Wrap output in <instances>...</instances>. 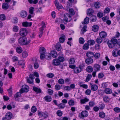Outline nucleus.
Instances as JSON below:
<instances>
[{"mask_svg": "<svg viewBox=\"0 0 120 120\" xmlns=\"http://www.w3.org/2000/svg\"><path fill=\"white\" fill-rule=\"evenodd\" d=\"M60 63L58 58L54 59L53 60V64L55 65H59L60 64Z\"/></svg>", "mask_w": 120, "mask_h": 120, "instance_id": "nucleus-16", "label": "nucleus"}, {"mask_svg": "<svg viewBox=\"0 0 120 120\" xmlns=\"http://www.w3.org/2000/svg\"><path fill=\"white\" fill-rule=\"evenodd\" d=\"M105 92L107 94H111L112 93V90L108 88H107L105 89Z\"/></svg>", "mask_w": 120, "mask_h": 120, "instance_id": "nucleus-25", "label": "nucleus"}, {"mask_svg": "<svg viewBox=\"0 0 120 120\" xmlns=\"http://www.w3.org/2000/svg\"><path fill=\"white\" fill-rule=\"evenodd\" d=\"M51 54L52 56L54 58L56 57L57 56V52L56 51L54 50L52 51H51Z\"/></svg>", "mask_w": 120, "mask_h": 120, "instance_id": "nucleus-23", "label": "nucleus"}, {"mask_svg": "<svg viewBox=\"0 0 120 120\" xmlns=\"http://www.w3.org/2000/svg\"><path fill=\"white\" fill-rule=\"evenodd\" d=\"M22 55L23 58H26L28 56V53L24 51L22 52Z\"/></svg>", "mask_w": 120, "mask_h": 120, "instance_id": "nucleus-52", "label": "nucleus"}, {"mask_svg": "<svg viewBox=\"0 0 120 120\" xmlns=\"http://www.w3.org/2000/svg\"><path fill=\"white\" fill-rule=\"evenodd\" d=\"M88 112L86 111H83L81 113L79 114V116L81 118H83L84 117H87L88 115Z\"/></svg>", "mask_w": 120, "mask_h": 120, "instance_id": "nucleus-9", "label": "nucleus"}, {"mask_svg": "<svg viewBox=\"0 0 120 120\" xmlns=\"http://www.w3.org/2000/svg\"><path fill=\"white\" fill-rule=\"evenodd\" d=\"M5 116L7 118V120H9L11 118L12 116V113L11 112H8L6 113Z\"/></svg>", "mask_w": 120, "mask_h": 120, "instance_id": "nucleus-20", "label": "nucleus"}, {"mask_svg": "<svg viewBox=\"0 0 120 120\" xmlns=\"http://www.w3.org/2000/svg\"><path fill=\"white\" fill-rule=\"evenodd\" d=\"M65 38V35H62L59 38V41L61 43H63L64 41Z\"/></svg>", "mask_w": 120, "mask_h": 120, "instance_id": "nucleus-27", "label": "nucleus"}, {"mask_svg": "<svg viewBox=\"0 0 120 120\" xmlns=\"http://www.w3.org/2000/svg\"><path fill=\"white\" fill-rule=\"evenodd\" d=\"M104 101L105 102H107L109 101V99L107 96H105L103 98Z\"/></svg>", "mask_w": 120, "mask_h": 120, "instance_id": "nucleus-40", "label": "nucleus"}, {"mask_svg": "<svg viewBox=\"0 0 120 120\" xmlns=\"http://www.w3.org/2000/svg\"><path fill=\"white\" fill-rule=\"evenodd\" d=\"M89 101V99L85 98L84 99H81L80 100V103L81 104H85L86 102H87Z\"/></svg>", "mask_w": 120, "mask_h": 120, "instance_id": "nucleus-32", "label": "nucleus"}, {"mask_svg": "<svg viewBox=\"0 0 120 120\" xmlns=\"http://www.w3.org/2000/svg\"><path fill=\"white\" fill-rule=\"evenodd\" d=\"M92 77V76L91 75L88 74L86 77V82H88L91 79Z\"/></svg>", "mask_w": 120, "mask_h": 120, "instance_id": "nucleus-51", "label": "nucleus"}, {"mask_svg": "<svg viewBox=\"0 0 120 120\" xmlns=\"http://www.w3.org/2000/svg\"><path fill=\"white\" fill-rule=\"evenodd\" d=\"M94 56L96 59H98L100 56V54L99 53H96L94 55Z\"/></svg>", "mask_w": 120, "mask_h": 120, "instance_id": "nucleus-63", "label": "nucleus"}, {"mask_svg": "<svg viewBox=\"0 0 120 120\" xmlns=\"http://www.w3.org/2000/svg\"><path fill=\"white\" fill-rule=\"evenodd\" d=\"M55 5L58 10H59V9H62L63 8L62 5L61 4H59L57 0H55Z\"/></svg>", "mask_w": 120, "mask_h": 120, "instance_id": "nucleus-10", "label": "nucleus"}, {"mask_svg": "<svg viewBox=\"0 0 120 120\" xmlns=\"http://www.w3.org/2000/svg\"><path fill=\"white\" fill-rule=\"evenodd\" d=\"M117 50L116 49H114L113 50L112 52V55L114 56L115 57L117 56L116 54Z\"/></svg>", "mask_w": 120, "mask_h": 120, "instance_id": "nucleus-64", "label": "nucleus"}, {"mask_svg": "<svg viewBox=\"0 0 120 120\" xmlns=\"http://www.w3.org/2000/svg\"><path fill=\"white\" fill-rule=\"evenodd\" d=\"M46 50L43 47H40L39 49V52L40 54H45Z\"/></svg>", "mask_w": 120, "mask_h": 120, "instance_id": "nucleus-17", "label": "nucleus"}, {"mask_svg": "<svg viewBox=\"0 0 120 120\" xmlns=\"http://www.w3.org/2000/svg\"><path fill=\"white\" fill-rule=\"evenodd\" d=\"M99 117L101 118H104L105 116V113L103 112H101L99 113Z\"/></svg>", "mask_w": 120, "mask_h": 120, "instance_id": "nucleus-47", "label": "nucleus"}, {"mask_svg": "<svg viewBox=\"0 0 120 120\" xmlns=\"http://www.w3.org/2000/svg\"><path fill=\"white\" fill-rule=\"evenodd\" d=\"M58 82L59 84H63L64 82V80L62 79H60L58 80Z\"/></svg>", "mask_w": 120, "mask_h": 120, "instance_id": "nucleus-53", "label": "nucleus"}, {"mask_svg": "<svg viewBox=\"0 0 120 120\" xmlns=\"http://www.w3.org/2000/svg\"><path fill=\"white\" fill-rule=\"evenodd\" d=\"M34 8L33 7H31L29 8V11L30 13L33 14V13Z\"/></svg>", "mask_w": 120, "mask_h": 120, "instance_id": "nucleus-58", "label": "nucleus"}, {"mask_svg": "<svg viewBox=\"0 0 120 120\" xmlns=\"http://www.w3.org/2000/svg\"><path fill=\"white\" fill-rule=\"evenodd\" d=\"M89 106L91 107L94 106L95 105V103L93 101H90L89 103Z\"/></svg>", "mask_w": 120, "mask_h": 120, "instance_id": "nucleus-57", "label": "nucleus"}, {"mask_svg": "<svg viewBox=\"0 0 120 120\" xmlns=\"http://www.w3.org/2000/svg\"><path fill=\"white\" fill-rule=\"evenodd\" d=\"M111 41L114 45L117 43V41L116 38H112Z\"/></svg>", "mask_w": 120, "mask_h": 120, "instance_id": "nucleus-49", "label": "nucleus"}, {"mask_svg": "<svg viewBox=\"0 0 120 120\" xmlns=\"http://www.w3.org/2000/svg\"><path fill=\"white\" fill-rule=\"evenodd\" d=\"M30 37L32 38H35V34L34 32L33 31L31 32L29 34Z\"/></svg>", "mask_w": 120, "mask_h": 120, "instance_id": "nucleus-45", "label": "nucleus"}, {"mask_svg": "<svg viewBox=\"0 0 120 120\" xmlns=\"http://www.w3.org/2000/svg\"><path fill=\"white\" fill-rule=\"evenodd\" d=\"M67 9H69V13L71 15H73L75 14L74 11L72 9H69L67 7Z\"/></svg>", "mask_w": 120, "mask_h": 120, "instance_id": "nucleus-38", "label": "nucleus"}, {"mask_svg": "<svg viewBox=\"0 0 120 120\" xmlns=\"http://www.w3.org/2000/svg\"><path fill=\"white\" fill-rule=\"evenodd\" d=\"M89 19L88 18L86 17L84 19L83 22H82V24H86L89 23Z\"/></svg>", "mask_w": 120, "mask_h": 120, "instance_id": "nucleus-39", "label": "nucleus"}, {"mask_svg": "<svg viewBox=\"0 0 120 120\" xmlns=\"http://www.w3.org/2000/svg\"><path fill=\"white\" fill-rule=\"evenodd\" d=\"M22 25L23 26L26 27L31 26L32 25V23L31 22H23Z\"/></svg>", "mask_w": 120, "mask_h": 120, "instance_id": "nucleus-19", "label": "nucleus"}, {"mask_svg": "<svg viewBox=\"0 0 120 120\" xmlns=\"http://www.w3.org/2000/svg\"><path fill=\"white\" fill-rule=\"evenodd\" d=\"M93 62V59L90 58L86 59L85 60V62L88 65L91 64Z\"/></svg>", "mask_w": 120, "mask_h": 120, "instance_id": "nucleus-12", "label": "nucleus"}, {"mask_svg": "<svg viewBox=\"0 0 120 120\" xmlns=\"http://www.w3.org/2000/svg\"><path fill=\"white\" fill-rule=\"evenodd\" d=\"M46 76L49 78H52L54 76V75L52 73H50L47 74L46 75Z\"/></svg>", "mask_w": 120, "mask_h": 120, "instance_id": "nucleus-56", "label": "nucleus"}, {"mask_svg": "<svg viewBox=\"0 0 120 120\" xmlns=\"http://www.w3.org/2000/svg\"><path fill=\"white\" fill-rule=\"evenodd\" d=\"M29 90L28 86L26 85H23L22 88L20 90V92L21 93H22L24 92H27Z\"/></svg>", "mask_w": 120, "mask_h": 120, "instance_id": "nucleus-8", "label": "nucleus"}, {"mask_svg": "<svg viewBox=\"0 0 120 120\" xmlns=\"http://www.w3.org/2000/svg\"><path fill=\"white\" fill-rule=\"evenodd\" d=\"M99 35L102 38H105L106 37L107 35L106 33L104 31H102L99 33Z\"/></svg>", "mask_w": 120, "mask_h": 120, "instance_id": "nucleus-21", "label": "nucleus"}, {"mask_svg": "<svg viewBox=\"0 0 120 120\" xmlns=\"http://www.w3.org/2000/svg\"><path fill=\"white\" fill-rule=\"evenodd\" d=\"M29 77L26 78L27 82L29 84H33L34 82V79L35 78L34 75L32 74H31L29 76Z\"/></svg>", "mask_w": 120, "mask_h": 120, "instance_id": "nucleus-3", "label": "nucleus"}, {"mask_svg": "<svg viewBox=\"0 0 120 120\" xmlns=\"http://www.w3.org/2000/svg\"><path fill=\"white\" fill-rule=\"evenodd\" d=\"M87 14L90 15H92L94 12L93 10L91 8L88 9L87 10Z\"/></svg>", "mask_w": 120, "mask_h": 120, "instance_id": "nucleus-33", "label": "nucleus"}, {"mask_svg": "<svg viewBox=\"0 0 120 120\" xmlns=\"http://www.w3.org/2000/svg\"><path fill=\"white\" fill-rule=\"evenodd\" d=\"M87 43L89 45H93L94 44L95 41L93 40H90L87 41Z\"/></svg>", "mask_w": 120, "mask_h": 120, "instance_id": "nucleus-37", "label": "nucleus"}, {"mask_svg": "<svg viewBox=\"0 0 120 120\" xmlns=\"http://www.w3.org/2000/svg\"><path fill=\"white\" fill-rule=\"evenodd\" d=\"M5 19V15L3 14L0 15V19L1 20H4Z\"/></svg>", "mask_w": 120, "mask_h": 120, "instance_id": "nucleus-61", "label": "nucleus"}, {"mask_svg": "<svg viewBox=\"0 0 120 120\" xmlns=\"http://www.w3.org/2000/svg\"><path fill=\"white\" fill-rule=\"evenodd\" d=\"M85 67L84 65L83 64L80 65L78 67L75 68L74 70V72L76 73H78L81 72L83 68Z\"/></svg>", "mask_w": 120, "mask_h": 120, "instance_id": "nucleus-4", "label": "nucleus"}, {"mask_svg": "<svg viewBox=\"0 0 120 120\" xmlns=\"http://www.w3.org/2000/svg\"><path fill=\"white\" fill-rule=\"evenodd\" d=\"M100 6V4L98 2H96L94 4V6L95 8H99Z\"/></svg>", "mask_w": 120, "mask_h": 120, "instance_id": "nucleus-43", "label": "nucleus"}, {"mask_svg": "<svg viewBox=\"0 0 120 120\" xmlns=\"http://www.w3.org/2000/svg\"><path fill=\"white\" fill-rule=\"evenodd\" d=\"M37 109L36 107L34 106H33L32 107L31 110L32 112L33 113L37 111Z\"/></svg>", "mask_w": 120, "mask_h": 120, "instance_id": "nucleus-55", "label": "nucleus"}, {"mask_svg": "<svg viewBox=\"0 0 120 120\" xmlns=\"http://www.w3.org/2000/svg\"><path fill=\"white\" fill-rule=\"evenodd\" d=\"M108 44L110 48H112L114 46V44L112 43L111 41H108Z\"/></svg>", "mask_w": 120, "mask_h": 120, "instance_id": "nucleus-44", "label": "nucleus"}, {"mask_svg": "<svg viewBox=\"0 0 120 120\" xmlns=\"http://www.w3.org/2000/svg\"><path fill=\"white\" fill-rule=\"evenodd\" d=\"M16 52L18 53H21L22 51V48L20 46L17 47L16 48Z\"/></svg>", "mask_w": 120, "mask_h": 120, "instance_id": "nucleus-28", "label": "nucleus"}, {"mask_svg": "<svg viewBox=\"0 0 120 120\" xmlns=\"http://www.w3.org/2000/svg\"><path fill=\"white\" fill-rule=\"evenodd\" d=\"M38 115L40 117H43L44 119L46 118L48 116V114L46 112H43L38 111Z\"/></svg>", "mask_w": 120, "mask_h": 120, "instance_id": "nucleus-5", "label": "nucleus"}, {"mask_svg": "<svg viewBox=\"0 0 120 120\" xmlns=\"http://www.w3.org/2000/svg\"><path fill=\"white\" fill-rule=\"evenodd\" d=\"M30 40L25 37H22L19 38L18 39V42L19 44L22 45H27L29 44Z\"/></svg>", "mask_w": 120, "mask_h": 120, "instance_id": "nucleus-1", "label": "nucleus"}, {"mask_svg": "<svg viewBox=\"0 0 120 120\" xmlns=\"http://www.w3.org/2000/svg\"><path fill=\"white\" fill-rule=\"evenodd\" d=\"M25 62L23 60L20 61L18 62V64L19 65L22 66V68H23L25 65Z\"/></svg>", "mask_w": 120, "mask_h": 120, "instance_id": "nucleus-36", "label": "nucleus"}, {"mask_svg": "<svg viewBox=\"0 0 120 120\" xmlns=\"http://www.w3.org/2000/svg\"><path fill=\"white\" fill-rule=\"evenodd\" d=\"M41 27L40 29V32H39V37L40 38L42 36L43 31L44 30V28L46 27L45 24L44 22H42L41 24Z\"/></svg>", "mask_w": 120, "mask_h": 120, "instance_id": "nucleus-6", "label": "nucleus"}, {"mask_svg": "<svg viewBox=\"0 0 120 120\" xmlns=\"http://www.w3.org/2000/svg\"><path fill=\"white\" fill-rule=\"evenodd\" d=\"M94 68L95 71H98L100 70L101 67L99 64H95L94 65Z\"/></svg>", "mask_w": 120, "mask_h": 120, "instance_id": "nucleus-13", "label": "nucleus"}, {"mask_svg": "<svg viewBox=\"0 0 120 120\" xmlns=\"http://www.w3.org/2000/svg\"><path fill=\"white\" fill-rule=\"evenodd\" d=\"M86 70L87 72L90 73L93 71V68L92 66H89L87 67Z\"/></svg>", "mask_w": 120, "mask_h": 120, "instance_id": "nucleus-24", "label": "nucleus"}, {"mask_svg": "<svg viewBox=\"0 0 120 120\" xmlns=\"http://www.w3.org/2000/svg\"><path fill=\"white\" fill-rule=\"evenodd\" d=\"M88 44L87 43L85 44L83 46V49L85 50L88 49L89 48V46Z\"/></svg>", "mask_w": 120, "mask_h": 120, "instance_id": "nucleus-46", "label": "nucleus"}, {"mask_svg": "<svg viewBox=\"0 0 120 120\" xmlns=\"http://www.w3.org/2000/svg\"><path fill=\"white\" fill-rule=\"evenodd\" d=\"M33 90L38 93H41V90L40 88H38L37 87L34 86L33 87Z\"/></svg>", "mask_w": 120, "mask_h": 120, "instance_id": "nucleus-30", "label": "nucleus"}, {"mask_svg": "<svg viewBox=\"0 0 120 120\" xmlns=\"http://www.w3.org/2000/svg\"><path fill=\"white\" fill-rule=\"evenodd\" d=\"M103 41V39L101 37H100L96 39V42L98 43H101Z\"/></svg>", "mask_w": 120, "mask_h": 120, "instance_id": "nucleus-42", "label": "nucleus"}, {"mask_svg": "<svg viewBox=\"0 0 120 120\" xmlns=\"http://www.w3.org/2000/svg\"><path fill=\"white\" fill-rule=\"evenodd\" d=\"M86 55L88 57H93L94 56V54L93 52L89 51L86 53Z\"/></svg>", "mask_w": 120, "mask_h": 120, "instance_id": "nucleus-22", "label": "nucleus"}, {"mask_svg": "<svg viewBox=\"0 0 120 120\" xmlns=\"http://www.w3.org/2000/svg\"><path fill=\"white\" fill-rule=\"evenodd\" d=\"M87 27L86 26H84L82 28L81 30L80 33L81 34H83L84 32H85L86 31V28Z\"/></svg>", "mask_w": 120, "mask_h": 120, "instance_id": "nucleus-41", "label": "nucleus"}, {"mask_svg": "<svg viewBox=\"0 0 120 120\" xmlns=\"http://www.w3.org/2000/svg\"><path fill=\"white\" fill-rule=\"evenodd\" d=\"M58 59L59 60L60 63L63 62L64 60V57L62 56H59L58 58Z\"/></svg>", "mask_w": 120, "mask_h": 120, "instance_id": "nucleus-60", "label": "nucleus"}, {"mask_svg": "<svg viewBox=\"0 0 120 120\" xmlns=\"http://www.w3.org/2000/svg\"><path fill=\"white\" fill-rule=\"evenodd\" d=\"M68 103L70 105H73L75 104V101L72 99L69 101Z\"/></svg>", "mask_w": 120, "mask_h": 120, "instance_id": "nucleus-54", "label": "nucleus"}, {"mask_svg": "<svg viewBox=\"0 0 120 120\" xmlns=\"http://www.w3.org/2000/svg\"><path fill=\"white\" fill-rule=\"evenodd\" d=\"M27 31L26 28H22L19 30V34L21 36H24L26 35Z\"/></svg>", "mask_w": 120, "mask_h": 120, "instance_id": "nucleus-7", "label": "nucleus"}, {"mask_svg": "<svg viewBox=\"0 0 120 120\" xmlns=\"http://www.w3.org/2000/svg\"><path fill=\"white\" fill-rule=\"evenodd\" d=\"M113 110L117 113H119L120 112V108L118 107H117L114 108Z\"/></svg>", "mask_w": 120, "mask_h": 120, "instance_id": "nucleus-48", "label": "nucleus"}, {"mask_svg": "<svg viewBox=\"0 0 120 120\" xmlns=\"http://www.w3.org/2000/svg\"><path fill=\"white\" fill-rule=\"evenodd\" d=\"M71 17L69 14L67 13L65 14L63 20V22L64 23H66L70 21L71 20Z\"/></svg>", "mask_w": 120, "mask_h": 120, "instance_id": "nucleus-2", "label": "nucleus"}, {"mask_svg": "<svg viewBox=\"0 0 120 120\" xmlns=\"http://www.w3.org/2000/svg\"><path fill=\"white\" fill-rule=\"evenodd\" d=\"M51 54L50 53H46L45 55V58L47 60L50 59H51Z\"/></svg>", "mask_w": 120, "mask_h": 120, "instance_id": "nucleus-50", "label": "nucleus"}, {"mask_svg": "<svg viewBox=\"0 0 120 120\" xmlns=\"http://www.w3.org/2000/svg\"><path fill=\"white\" fill-rule=\"evenodd\" d=\"M3 9L6 10L7 9L8 7L9 6L8 4L7 3H3L2 6Z\"/></svg>", "mask_w": 120, "mask_h": 120, "instance_id": "nucleus-31", "label": "nucleus"}, {"mask_svg": "<svg viewBox=\"0 0 120 120\" xmlns=\"http://www.w3.org/2000/svg\"><path fill=\"white\" fill-rule=\"evenodd\" d=\"M20 14L21 17L23 18L26 17L27 15V12L24 10L20 12Z\"/></svg>", "mask_w": 120, "mask_h": 120, "instance_id": "nucleus-11", "label": "nucleus"}, {"mask_svg": "<svg viewBox=\"0 0 120 120\" xmlns=\"http://www.w3.org/2000/svg\"><path fill=\"white\" fill-rule=\"evenodd\" d=\"M79 43L81 44H83L84 43L85 41L84 39L82 38H80L79 39Z\"/></svg>", "mask_w": 120, "mask_h": 120, "instance_id": "nucleus-59", "label": "nucleus"}, {"mask_svg": "<svg viewBox=\"0 0 120 120\" xmlns=\"http://www.w3.org/2000/svg\"><path fill=\"white\" fill-rule=\"evenodd\" d=\"M90 84L91 85V89L92 90L95 91L98 90V86L97 85L95 84L92 85L91 83H90Z\"/></svg>", "mask_w": 120, "mask_h": 120, "instance_id": "nucleus-14", "label": "nucleus"}, {"mask_svg": "<svg viewBox=\"0 0 120 120\" xmlns=\"http://www.w3.org/2000/svg\"><path fill=\"white\" fill-rule=\"evenodd\" d=\"M56 114L58 116H60L62 114V112L60 110H58L56 112Z\"/></svg>", "mask_w": 120, "mask_h": 120, "instance_id": "nucleus-62", "label": "nucleus"}, {"mask_svg": "<svg viewBox=\"0 0 120 120\" xmlns=\"http://www.w3.org/2000/svg\"><path fill=\"white\" fill-rule=\"evenodd\" d=\"M90 22H94L96 21L97 20L96 17L94 16H92L90 18Z\"/></svg>", "mask_w": 120, "mask_h": 120, "instance_id": "nucleus-34", "label": "nucleus"}, {"mask_svg": "<svg viewBox=\"0 0 120 120\" xmlns=\"http://www.w3.org/2000/svg\"><path fill=\"white\" fill-rule=\"evenodd\" d=\"M19 30V28L17 26L14 25L13 26L12 30L15 32H17Z\"/></svg>", "mask_w": 120, "mask_h": 120, "instance_id": "nucleus-35", "label": "nucleus"}, {"mask_svg": "<svg viewBox=\"0 0 120 120\" xmlns=\"http://www.w3.org/2000/svg\"><path fill=\"white\" fill-rule=\"evenodd\" d=\"M99 27L98 26L96 25H94L92 26V29L94 31H97Z\"/></svg>", "mask_w": 120, "mask_h": 120, "instance_id": "nucleus-29", "label": "nucleus"}, {"mask_svg": "<svg viewBox=\"0 0 120 120\" xmlns=\"http://www.w3.org/2000/svg\"><path fill=\"white\" fill-rule=\"evenodd\" d=\"M44 98L45 100L47 102H50L51 101L52 98L51 97L49 96H46Z\"/></svg>", "mask_w": 120, "mask_h": 120, "instance_id": "nucleus-26", "label": "nucleus"}, {"mask_svg": "<svg viewBox=\"0 0 120 120\" xmlns=\"http://www.w3.org/2000/svg\"><path fill=\"white\" fill-rule=\"evenodd\" d=\"M21 93L20 92H18L17 93L15 94L14 97L15 100L17 101H19V98L21 97Z\"/></svg>", "mask_w": 120, "mask_h": 120, "instance_id": "nucleus-15", "label": "nucleus"}, {"mask_svg": "<svg viewBox=\"0 0 120 120\" xmlns=\"http://www.w3.org/2000/svg\"><path fill=\"white\" fill-rule=\"evenodd\" d=\"M56 49L58 51H60L61 49L62 48L61 44L59 42L57 43L55 46Z\"/></svg>", "mask_w": 120, "mask_h": 120, "instance_id": "nucleus-18", "label": "nucleus"}]
</instances>
